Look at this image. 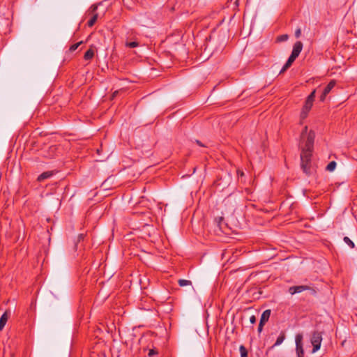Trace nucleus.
<instances>
[{"label":"nucleus","instance_id":"nucleus-1","mask_svg":"<svg viewBox=\"0 0 357 357\" xmlns=\"http://www.w3.org/2000/svg\"><path fill=\"white\" fill-rule=\"evenodd\" d=\"M314 132H310L307 136L305 145L301 146V167L303 172L308 176L312 174L311 158L314 149Z\"/></svg>","mask_w":357,"mask_h":357},{"label":"nucleus","instance_id":"nucleus-2","mask_svg":"<svg viewBox=\"0 0 357 357\" xmlns=\"http://www.w3.org/2000/svg\"><path fill=\"white\" fill-rule=\"evenodd\" d=\"M311 344L313 346L312 353H315L319 350L322 342V333L319 331H314L311 337Z\"/></svg>","mask_w":357,"mask_h":357},{"label":"nucleus","instance_id":"nucleus-3","mask_svg":"<svg viewBox=\"0 0 357 357\" xmlns=\"http://www.w3.org/2000/svg\"><path fill=\"white\" fill-rule=\"evenodd\" d=\"M100 4H101V3H98V4H93V5H92V6L90 7V8H89V12L90 13L93 14L92 17H91V18L88 21V22H87V25H88L89 27L93 26L95 24V23H96V22L97 21V20H98V13H96V10H97V8H98V6L99 5H100Z\"/></svg>","mask_w":357,"mask_h":357},{"label":"nucleus","instance_id":"nucleus-4","mask_svg":"<svg viewBox=\"0 0 357 357\" xmlns=\"http://www.w3.org/2000/svg\"><path fill=\"white\" fill-rule=\"evenodd\" d=\"M296 342V354H304V349L303 347V335L301 333H298L296 335L295 337Z\"/></svg>","mask_w":357,"mask_h":357},{"label":"nucleus","instance_id":"nucleus-5","mask_svg":"<svg viewBox=\"0 0 357 357\" xmlns=\"http://www.w3.org/2000/svg\"><path fill=\"white\" fill-rule=\"evenodd\" d=\"M310 289V287L307 285H299V286H293L289 288V292L291 295H294L297 293H301L303 291Z\"/></svg>","mask_w":357,"mask_h":357},{"label":"nucleus","instance_id":"nucleus-6","mask_svg":"<svg viewBox=\"0 0 357 357\" xmlns=\"http://www.w3.org/2000/svg\"><path fill=\"white\" fill-rule=\"evenodd\" d=\"M303 43L301 41H297L293 46L291 54L298 57L303 50Z\"/></svg>","mask_w":357,"mask_h":357},{"label":"nucleus","instance_id":"nucleus-7","mask_svg":"<svg viewBox=\"0 0 357 357\" xmlns=\"http://www.w3.org/2000/svg\"><path fill=\"white\" fill-rule=\"evenodd\" d=\"M296 58L297 57L296 56L292 55L291 54V55L289 57L288 60L287 61L286 63L284 65V66L281 69L280 74L286 71L292 65V63L294 62V61L296 59Z\"/></svg>","mask_w":357,"mask_h":357},{"label":"nucleus","instance_id":"nucleus-8","mask_svg":"<svg viewBox=\"0 0 357 357\" xmlns=\"http://www.w3.org/2000/svg\"><path fill=\"white\" fill-rule=\"evenodd\" d=\"M9 315L10 312L6 310L0 317V331L3 329L5 325L6 324L9 318Z\"/></svg>","mask_w":357,"mask_h":357},{"label":"nucleus","instance_id":"nucleus-9","mask_svg":"<svg viewBox=\"0 0 357 357\" xmlns=\"http://www.w3.org/2000/svg\"><path fill=\"white\" fill-rule=\"evenodd\" d=\"M307 129H308L307 126H305L303 128L301 135V143L303 144V146L305 145V142L307 139V136L309 135V134L310 132H313L312 130H310L309 132H307ZM301 146H303V145Z\"/></svg>","mask_w":357,"mask_h":357},{"label":"nucleus","instance_id":"nucleus-10","mask_svg":"<svg viewBox=\"0 0 357 357\" xmlns=\"http://www.w3.org/2000/svg\"><path fill=\"white\" fill-rule=\"evenodd\" d=\"M54 174V172L53 171L45 172L38 176L37 181L38 182L43 181L44 180L52 177Z\"/></svg>","mask_w":357,"mask_h":357},{"label":"nucleus","instance_id":"nucleus-11","mask_svg":"<svg viewBox=\"0 0 357 357\" xmlns=\"http://www.w3.org/2000/svg\"><path fill=\"white\" fill-rule=\"evenodd\" d=\"M271 312V310H266L265 311H264L261 316L259 322L265 324L268 321V319L270 318Z\"/></svg>","mask_w":357,"mask_h":357},{"label":"nucleus","instance_id":"nucleus-12","mask_svg":"<svg viewBox=\"0 0 357 357\" xmlns=\"http://www.w3.org/2000/svg\"><path fill=\"white\" fill-rule=\"evenodd\" d=\"M94 47L91 46L84 54V59L86 61L91 60L94 56Z\"/></svg>","mask_w":357,"mask_h":357},{"label":"nucleus","instance_id":"nucleus-13","mask_svg":"<svg viewBox=\"0 0 357 357\" xmlns=\"http://www.w3.org/2000/svg\"><path fill=\"white\" fill-rule=\"evenodd\" d=\"M336 82L335 80H331L324 89L323 92L324 94H328L332 89L335 86Z\"/></svg>","mask_w":357,"mask_h":357},{"label":"nucleus","instance_id":"nucleus-14","mask_svg":"<svg viewBox=\"0 0 357 357\" xmlns=\"http://www.w3.org/2000/svg\"><path fill=\"white\" fill-rule=\"evenodd\" d=\"M284 339H285V334L284 332H281V333L277 338L276 342H275V344L273 345L272 347H274L281 344L283 342V341L284 340Z\"/></svg>","mask_w":357,"mask_h":357},{"label":"nucleus","instance_id":"nucleus-15","mask_svg":"<svg viewBox=\"0 0 357 357\" xmlns=\"http://www.w3.org/2000/svg\"><path fill=\"white\" fill-rule=\"evenodd\" d=\"M178 283L180 287L189 286V285L191 286L192 285V282L190 280H185V279L178 280Z\"/></svg>","mask_w":357,"mask_h":357},{"label":"nucleus","instance_id":"nucleus-16","mask_svg":"<svg viewBox=\"0 0 357 357\" xmlns=\"http://www.w3.org/2000/svg\"><path fill=\"white\" fill-rule=\"evenodd\" d=\"M336 165L337 164L335 161H331L328 164V165L326 167V169L328 172H333L335 169Z\"/></svg>","mask_w":357,"mask_h":357},{"label":"nucleus","instance_id":"nucleus-17","mask_svg":"<svg viewBox=\"0 0 357 357\" xmlns=\"http://www.w3.org/2000/svg\"><path fill=\"white\" fill-rule=\"evenodd\" d=\"M343 241L351 248H354L355 247L354 243L349 237L344 236V238H343Z\"/></svg>","mask_w":357,"mask_h":357},{"label":"nucleus","instance_id":"nucleus-18","mask_svg":"<svg viewBox=\"0 0 357 357\" xmlns=\"http://www.w3.org/2000/svg\"><path fill=\"white\" fill-rule=\"evenodd\" d=\"M289 38V36L287 34H282L278 36L276 38V41L278 43L287 41Z\"/></svg>","mask_w":357,"mask_h":357},{"label":"nucleus","instance_id":"nucleus-19","mask_svg":"<svg viewBox=\"0 0 357 357\" xmlns=\"http://www.w3.org/2000/svg\"><path fill=\"white\" fill-rule=\"evenodd\" d=\"M241 353V357H248V351L243 345H241L239 347Z\"/></svg>","mask_w":357,"mask_h":357},{"label":"nucleus","instance_id":"nucleus-20","mask_svg":"<svg viewBox=\"0 0 357 357\" xmlns=\"http://www.w3.org/2000/svg\"><path fill=\"white\" fill-rule=\"evenodd\" d=\"M126 47H128L130 48H134V47H136L139 45V43L136 41H133V42H127L126 43Z\"/></svg>","mask_w":357,"mask_h":357},{"label":"nucleus","instance_id":"nucleus-21","mask_svg":"<svg viewBox=\"0 0 357 357\" xmlns=\"http://www.w3.org/2000/svg\"><path fill=\"white\" fill-rule=\"evenodd\" d=\"M82 43V41H80V42H79V43H75V44L72 45L70 47L69 50H70V52H74V51H75V50L77 49V47H79Z\"/></svg>","mask_w":357,"mask_h":357},{"label":"nucleus","instance_id":"nucleus-22","mask_svg":"<svg viewBox=\"0 0 357 357\" xmlns=\"http://www.w3.org/2000/svg\"><path fill=\"white\" fill-rule=\"evenodd\" d=\"M312 105H313L312 102L305 100V105L303 108L305 109V110L310 111L311 109Z\"/></svg>","mask_w":357,"mask_h":357},{"label":"nucleus","instance_id":"nucleus-23","mask_svg":"<svg viewBox=\"0 0 357 357\" xmlns=\"http://www.w3.org/2000/svg\"><path fill=\"white\" fill-rule=\"evenodd\" d=\"M309 112H310L309 110H305V109L303 108L302 111L301 112V118L302 119H305L307 116Z\"/></svg>","mask_w":357,"mask_h":357},{"label":"nucleus","instance_id":"nucleus-24","mask_svg":"<svg viewBox=\"0 0 357 357\" xmlns=\"http://www.w3.org/2000/svg\"><path fill=\"white\" fill-rule=\"evenodd\" d=\"M157 352L153 349H150L148 354L149 357H153Z\"/></svg>","mask_w":357,"mask_h":357},{"label":"nucleus","instance_id":"nucleus-25","mask_svg":"<svg viewBox=\"0 0 357 357\" xmlns=\"http://www.w3.org/2000/svg\"><path fill=\"white\" fill-rule=\"evenodd\" d=\"M301 29H296V31H295V36H296V38H299V37H300V36H301Z\"/></svg>","mask_w":357,"mask_h":357},{"label":"nucleus","instance_id":"nucleus-26","mask_svg":"<svg viewBox=\"0 0 357 357\" xmlns=\"http://www.w3.org/2000/svg\"><path fill=\"white\" fill-rule=\"evenodd\" d=\"M264 326V324L259 322V326H258V332L259 333H261L262 331Z\"/></svg>","mask_w":357,"mask_h":357},{"label":"nucleus","instance_id":"nucleus-27","mask_svg":"<svg viewBox=\"0 0 357 357\" xmlns=\"http://www.w3.org/2000/svg\"><path fill=\"white\" fill-rule=\"evenodd\" d=\"M328 94H324V93L322 91V93L320 96V101L324 102L326 99V97Z\"/></svg>","mask_w":357,"mask_h":357},{"label":"nucleus","instance_id":"nucleus-28","mask_svg":"<svg viewBox=\"0 0 357 357\" xmlns=\"http://www.w3.org/2000/svg\"><path fill=\"white\" fill-rule=\"evenodd\" d=\"M256 320H257V319H256V317H255V315H252V316H251V317H250V323H251V324H255V323L256 322Z\"/></svg>","mask_w":357,"mask_h":357},{"label":"nucleus","instance_id":"nucleus-29","mask_svg":"<svg viewBox=\"0 0 357 357\" xmlns=\"http://www.w3.org/2000/svg\"><path fill=\"white\" fill-rule=\"evenodd\" d=\"M315 93H316V90H314L311 92V93L308 96L310 98H313L314 100L315 98Z\"/></svg>","mask_w":357,"mask_h":357},{"label":"nucleus","instance_id":"nucleus-30","mask_svg":"<svg viewBox=\"0 0 357 357\" xmlns=\"http://www.w3.org/2000/svg\"><path fill=\"white\" fill-rule=\"evenodd\" d=\"M306 100H307V101H308V102H312V103H313V102H314V100L313 98H310L309 96H307V98Z\"/></svg>","mask_w":357,"mask_h":357},{"label":"nucleus","instance_id":"nucleus-31","mask_svg":"<svg viewBox=\"0 0 357 357\" xmlns=\"http://www.w3.org/2000/svg\"><path fill=\"white\" fill-rule=\"evenodd\" d=\"M196 143L200 146H204V145L199 140H196Z\"/></svg>","mask_w":357,"mask_h":357},{"label":"nucleus","instance_id":"nucleus-32","mask_svg":"<svg viewBox=\"0 0 357 357\" xmlns=\"http://www.w3.org/2000/svg\"><path fill=\"white\" fill-rule=\"evenodd\" d=\"M238 174L241 176H243L244 175V173L243 172H238Z\"/></svg>","mask_w":357,"mask_h":357},{"label":"nucleus","instance_id":"nucleus-33","mask_svg":"<svg viewBox=\"0 0 357 357\" xmlns=\"http://www.w3.org/2000/svg\"><path fill=\"white\" fill-rule=\"evenodd\" d=\"M222 221V218H220V220L218 223V226L219 227L220 226V222Z\"/></svg>","mask_w":357,"mask_h":357},{"label":"nucleus","instance_id":"nucleus-34","mask_svg":"<svg viewBox=\"0 0 357 357\" xmlns=\"http://www.w3.org/2000/svg\"><path fill=\"white\" fill-rule=\"evenodd\" d=\"M297 356H298V357H303V356H304V354H297Z\"/></svg>","mask_w":357,"mask_h":357},{"label":"nucleus","instance_id":"nucleus-35","mask_svg":"<svg viewBox=\"0 0 357 357\" xmlns=\"http://www.w3.org/2000/svg\"><path fill=\"white\" fill-rule=\"evenodd\" d=\"M118 93V91H115L114 93H113V96H116V93Z\"/></svg>","mask_w":357,"mask_h":357}]
</instances>
